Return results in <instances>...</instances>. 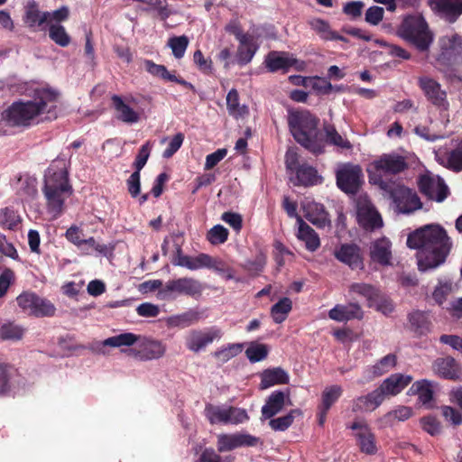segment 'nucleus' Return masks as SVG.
<instances>
[{
    "mask_svg": "<svg viewBox=\"0 0 462 462\" xmlns=\"http://www.w3.org/2000/svg\"><path fill=\"white\" fill-rule=\"evenodd\" d=\"M222 336L223 331L217 326L203 329H191L185 337V346L189 351L199 353L214 341H218Z\"/></svg>",
    "mask_w": 462,
    "mask_h": 462,
    "instance_id": "nucleus-10",
    "label": "nucleus"
},
{
    "mask_svg": "<svg viewBox=\"0 0 462 462\" xmlns=\"http://www.w3.org/2000/svg\"><path fill=\"white\" fill-rule=\"evenodd\" d=\"M407 246L416 249L417 265L420 272L432 271L443 264L448 255L452 241L446 229L439 224H429L407 237Z\"/></svg>",
    "mask_w": 462,
    "mask_h": 462,
    "instance_id": "nucleus-1",
    "label": "nucleus"
},
{
    "mask_svg": "<svg viewBox=\"0 0 462 462\" xmlns=\"http://www.w3.org/2000/svg\"><path fill=\"white\" fill-rule=\"evenodd\" d=\"M431 8L439 16L454 23L462 14V0H430Z\"/></svg>",
    "mask_w": 462,
    "mask_h": 462,
    "instance_id": "nucleus-27",
    "label": "nucleus"
},
{
    "mask_svg": "<svg viewBox=\"0 0 462 462\" xmlns=\"http://www.w3.org/2000/svg\"><path fill=\"white\" fill-rule=\"evenodd\" d=\"M143 64L146 71L153 77H157L167 81L176 79V76L171 73L163 65L156 64L150 60H145Z\"/></svg>",
    "mask_w": 462,
    "mask_h": 462,
    "instance_id": "nucleus-53",
    "label": "nucleus"
},
{
    "mask_svg": "<svg viewBox=\"0 0 462 462\" xmlns=\"http://www.w3.org/2000/svg\"><path fill=\"white\" fill-rule=\"evenodd\" d=\"M290 131L294 139L313 153L324 152V142L319 136L318 119L309 111H291L288 116Z\"/></svg>",
    "mask_w": 462,
    "mask_h": 462,
    "instance_id": "nucleus-4",
    "label": "nucleus"
},
{
    "mask_svg": "<svg viewBox=\"0 0 462 462\" xmlns=\"http://www.w3.org/2000/svg\"><path fill=\"white\" fill-rule=\"evenodd\" d=\"M269 353L266 345L258 342H251L245 350V356L251 363L264 360Z\"/></svg>",
    "mask_w": 462,
    "mask_h": 462,
    "instance_id": "nucleus-49",
    "label": "nucleus"
},
{
    "mask_svg": "<svg viewBox=\"0 0 462 462\" xmlns=\"http://www.w3.org/2000/svg\"><path fill=\"white\" fill-rule=\"evenodd\" d=\"M267 69L271 72L283 70L287 72L291 68L302 71L306 68V62L296 59L293 54L285 51H271L264 60Z\"/></svg>",
    "mask_w": 462,
    "mask_h": 462,
    "instance_id": "nucleus-14",
    "label": "nucleus"
},
{
    "mask_svg": "<svg viewBox=\"0 0 462 462\" xmlns=\"http://www.w3.org/2000/svg\"><path fill=\"white\" fill-rule=\"evenodd\" d=\"M304 217L313 225L324 227L328 224V215L324 207L308 198L301 202Z\"/></svg>",
    "mask_w": 462,
    "mask_h": 462,
    "instance_id": "nucleus-31",
    "label": "nucleus"
},
{
    "mask_svg": "<svg viewBox=\"0 0 462 462\" xmlns=\"http://www.w3.org/2000/svg\"><path fill=\"white\" fill-rule=\"evenodd\" d=\"M139 336L134 333H122L114 337H110L102 342L105 346L121 347V346H131L137 344Z\"/></svg>",
    "mask_w": 462,
    "mask_h": 462,
    "instance_id": "nucleus-45",
    "label": "nucleus"
},
{
    "mask_svg": "<svg viewBox=\"0 0 462 462\" xmlns=\"http://www.w3.org/2000/svg\"><path fill=\"white\" fill-rule=\"evenodd\" d=\"M353 431L356 444L362 453L374 455L378 451L375 435L364 419H356L347 426Z\"/></svg>",
    "mask_w": 462,
    "mask_h": 462,
    "instance_id": "nucleus-11",
    "label": "nucleus"
},
{
    "mask_svg": "<svg viewBox=\"0 0 462 462\" xmlns=\"http://www.w3.org/2000/svg\"><path fill=\"white\" fill-rule=\"evenodd\" d=\"M24 334V328L14 322L5 321L0 324V337L2 340L17 341Z\"/></svg>",
    "mask_w": 462,
    "mask_h": 462,
    "instance_id": "nucleus-46",
    "label": "nucleus"
},
{
    "mask_svg": "<svg viewBox=\"0 0 462 462\" xmlns=\"http://www.w3.org/2000/svg\"><path fill=\"white\" fill-rule=\"evenodd\" d=\"M227 405L207 404L205 416L211 424H226Z\"/></svg>",
    "mask_w": 462,
    "mask_h": 462,
    "instance_id": "nucleus-47",
    "label": "nucleus"
},
{
    "mask_svg": "<svg viewBox=\"0 0 462 462\" xmlns=\"http://www.w3.org/2000/svg\"><path fill=\"white\" fill-rule=\"evenodd\" d=\"M18 306L29 315L35 317L52 316L55 307L49 300L40 298L33 292L25 291L17 298Z\"/></svg>",
    "mask_w": 462,
    "mask_h": 462,
    "instance_id": "nucleus-12",
    "label": "nucleus"
},
{
    "mask_svg": "<svg viewBox=\"0 0 462 462\" xmlns=\"http://www.w3.org/2000/svg\"><path fill=\"white\" fill-rule=\"evenodd\" d=\"M357 220L364 228L368 230H374L383 226L381 216L368 201L358 203Z\"/></svg>",
    "mask_w": 462,
    "mask_h": 462,
    "instance_id": "nucleus-26",
    "label": "nucleus"
},
{
    "mask_svg": "<svg viewBox=\"0 0 462 462\" xmlns=\"http://www.w3.org/2000/svg\"><path fill=\"white\" fill-rule=\"evenodd\" d=\"M297 184L302 186H313L321 182V177L317 170L308 164L299 166L296 171Z\"/></svg>",
    "mask_w": 462,
    "mask_h": 462,
    "instance_id": "nucleus-41",
    "label": "nucleus"
},
{
    "mask_svg": "<svg viewBox=\"0 0 462 462\" xmlns=\"http://www.w3.org/2000/svg\"><path fill=\"white\" fill-rule=\"evenodd\" d=\"M152 150V144L150 142H146L139 150V152L135 158L134 162V166L136 171H141V170L145 166L150 153Z\"/></svg>",
    "mask_w": 462,
    "mask_h": 462,
    "instance_id": "nucleus-64",
    "label": "nucleus"
},
{
    "mask_svg": "<svg viewBox=\"0 0 462 462\" xmlns=\"http://www.w3.org/2000/svg\"><path fill=\"white\" fill-rule=\"evenodd\" d=\"M207 311L198 308L189 309L181 313L165 318L164 322L169 328H184L190 327L207 318Z\"/></svg>",
    "mask_w": 462,
    "mask_h": 462,
    "instance_id": "nucleus-19",
    "label": "nucleus"
},
{
    "mask_svg": "<svg viewBox=\"0 0 462 462\" xmlns=\"http://www.w3.org/2000/svg\"><path fill=\"white\" fill-rule=\"evenodd\" d=\"M325 134L324 144L327 143L330 145L335 146L338 150H351V143L342 134H340L334 125L326 124L323 127Z\"/></svg>",
    "mask_w": 462,
    "mask_h": 462,
    "instance_id": "nucleus-38",
    "label": "nucleus"
},
{
    "mask_svg": "<svg viewBox=\"0 0 462 462\" xmlns=\"http://www.w3.org/2000/svg\"><path fill=\"white\" fill-rule=\"evenodd\" d=\"M189 38L186 35L173 36L168 40V47L171 48L174 58L181 59L189 46Z\"/></svg>",
    "mask_w": 462,
    "mask_h": 462,
    "instance_id": "nucleus-52",
    "label": "nucleus"
},
{
    "mask_svg": "<svg viewBox=\"0 0 462 462\" xmlns=\"http://www.w3.org/2000/svg\"><path fill=\"white\" fill-rule=\"evenodd\" d=\"M397 35L420 52L428 51L434 42V33L422 14L404 15L397 28Z\"/></svg>",
    "mask_w": 462,
    "mask_h": 462,
    "instance_id": "nucleus-5",
    "label": "nucleus"
},
{
    "mask_svg": "<svg viewBox=\"0 0 462 462\" xmlns=\"http://www.w3.org/2000/svg\"><path fill=\"white\" fill-rule=\"evenodd\" d=\"M447 166L456 171L462 170V141L448 155Z\"/></svg>",
    "mask_w": 462,
    "mask_h": 462,
    "instance_id": "nucleus-62",
    "label": "nucleus"
},
{
    "mask_svg": "<svg viewBox=\"0 0 462 462\" xmlns=\"http://www.w3.org/2000/svg\"><path fill=\"white\" fill-rule=\"evenodd\" d=\"M385 191L389 193L397 213L410 215L422 208V203L417 193L403 185L393 184Z\"/></svg>",
    "mask_w": 462,
    "mask_h": 462,
    "instance_id": "nucleus-9",
    "label": "nucleus"
},
{
    "mask_svg": "<svg viewBox=\"0 0 462 462\" xmlns=\"http://www.w3.org/2000/svg\"><path fill=\"white\" fill-rule=\"evenodd\" d=\"M434 383L426 379L416 381L410 387L408 393L417 395L419 402L427 408L431 407Z\"/></svg>",
    "mask_w": 462,
    "mask_h": 462,
    "instance_id": "nucleus-35",
    "label": "nucleus"
},
{
    "mask_svg": "<svg viewBox=\"0 0 462 462\" xmlns=\"http://www.w3.org/2000/svg\"><path fill=\"white\" fill-rule=\"evenodd\" d=\"M260 390H266L275 385L287 384L290 381L289 374L282 367L264 369L260 374Z\"/></svg>",
    "mask_w": 462,
    "mask_h": 462,
    "instance_id": "nucleus-33",
    "label": "nucleus"
},
{
    "mask_svg": "<svg viewBox=\"0 0 462 462\" xmlns=\"http://www.w3.org/2000/svg\"><path fill=\"white\" fill-rule=\"evenodd\" d=\"M203 286L198 280L191 277H181L168 281L162 288L157 291V299L171 301L180 295L194 299L200 297Z\"/></svg>",
    "mask_w": 462,
    "mask_h": 462,
    "instance_id": "nucleus-7",
    "label": "nucleus"
},
{
    "mask_svg": "<svg viewBox=\"0 0 462 462\" xmlns=\"http://www.w3.org/2000/svg\"><path fill=\"white\" fill-rule=\"evenodd\" d=\"M227 237L228 230L221 225L214 226L208 233V239L212 245L223 244Z\"/></svg>",
    "mask_w": 462,
    "mask_h": 462,
    "instance_id": "nucleus-60",
    "label": "nucleus"
},
{
    "mask_svg": "<svg viewBox=\"0 0 462 462\" xmlns=\"http://www.w3.org/2000/svg\"><path fill=\"white\" fill-rule=\"evenodd\" d=\"M114 250L113 246L101 244L97 242L94 237L84 239L79 251L82 254L89 255L93 252H96L99 255L108 256Z\"/></svg>",
    "mask_w": 462,
    "mask_h": 462,
    "instance_id": "nucleus-43",
    "label": "nucleus"
},
{
    "mask_svg": "<svg viewBox=\"0 0 462 462\" xmlns=\"http://www.w3.org/2000/svg\"><path fill=\"white\" fill-rule=\"evenodd\" d=\"M383 398L378 389H374L367 394L358 396L353 400L352 411L356 413L372 412L383 402Z\"/></svg>",
    "mask_w": 462,
    "mask_h": 462,
    "instance_id": "nucleus-32",
    "label": "nucleus"
},
{
    "mask_svg": "<svg viewBox=\"0 0 462 462\" xmlns=\"http://www.w3.org/2000/svg\"><path fill=\"white\" fill-rule=\"evenodd\" d=\"M291 309L292 302L289 298L283 297L271 309V316L273 321L277 324L282 323L287 319Z\"/></svg>",
    "mask_w": 462,
    "mask_h": 462,
    "instance_id": "nucleus-44",
    "label": "nucleus"
},
{
    "mask_svg": "<svg viewBox=\"0 0 462 462\" xmlns=\"http://www.w3.org/2000/svg\"><path fill=\"white\" fill-rule=\"evenodd\" d=\"M370 257L383 266L392 265V243L387 237H381L371 243Z\"/></svg>",
    "mask_w": 462,
    "mask_h": 462,
    "instance_id": "nucleus-29",
    "label": "nucleus"
},
{
    "mask_svg": "<svg viewBox=\"0 0 462 462\" xmlns=\"http://www.w3.org/2000/svg\"><path fill=\"white\" fill-rule=\"evenodd\" d=\"M20 221V216L14 209L5 208L0 210V225L2 226L13 229Z\"/></svg>",
    "mask_w": 462,
    "mask_h": 462,
    "instance_id": "nucleus-58",
    "label": "nucleus"
},
{
    "mask_svg": "<svg viewBox=\"0 0 462 462\" xmlns=\"http://www.w3.org/2000/svg\"><path fill=\"white\" fill-rule=\"evenodd\" d=\"M439 60L444 62L462 61V36L449 32L439 37Z\"/></svg>",
    "mask_w": 462,
    "mask_h": 462,
    "instance_id": "nucleus-16",
    "label": "nucleus"
},
{
    "mask_svg": "<svg viewBox=\"0 0 462 462\" xmlns=\"http://www.w3.org/2000/svg\"><path fill=\"white\" fill-rule=\"evenodd\" d=\"M258 439L247 433H222L217 437V448L220 453L241 447H254Z\"/></svg>",
    "mask_w": 462,
    "mask_h": 462,
    "instance_id": "nucleus-18",
    "label": "nucleus"
},
{
    "mask_svg": "<svg viewBox=\"0 0 462 462\" xmlns=\"http://www.w3.org/2000/svg\"><path fill=\"white\" fill-rule=\"evenodd\" d=\"M396 365V356L389 354L380 359L375 365L365 368L363 377L358 380L359 384H365L374 378L389 372Z\"/></svg>",
    "mask_w": 462,
    "mask_h": 462,
    "instance_id": "nucleus-30",
    "label": "nucleus"
},
{
    "mask_svg": "<svg viewBox=\"0 0 462 462\" xmlns=\"http://www.w3.org/2000/svg\"><path fill=\"white\" fill-rule=\"evenodd\" d=\"M349 294L359 295L367 300L368 307H372L373 302L378 296L379 289L372 284L365 282H354L349 286Z\"/></svg>",
    "mask_w": 462,
    "mask_h": 462,
    "instance_id": "nucleus-42",
    "label": "nucleus"
},
{
    "mask_svg": "<svg viewBox=\"0 0 462 462\" xmlns=\"http://www.w3.org/2000/svg\"><path fill=\"white\" fill-rule=\"evenodd\" d=\"M364 311L356 302L337 304L328 311V318L337 322H346L351 319H362Z\"/></svg>",
    "mask_w": 462,
    "mask_h": 462,
    "instance_id": "nucleus-28",
    "label": "nucleus"
},
{
    "mask_svg": "<svg viewBox=\"0 0 462 462\" xmlns=\"http://www.w3.org/2000/svg\"><path fill=\"white\" fill-rule=\"evenodd\" d=\"M309 24L310 28L319 34V36L326 41H346V38L337 34L336 32L332 31L328 23L319 19L314 18L310 20Z\"/></svg>",
    "mask_w": 462,
    "mask_h": 462,
    "instance_id": "nucleus-40",
    "label": "nucleus"
},
{
    "mask_svg": "<svg viewBox=\"0 0 462 462\" xmlns=\"http://www.w3.org/2000/svg\"><path fill=\"white\" fill-rule=\"evenodd\" d=\"M334 255L337 260L346 264L353 270L364 268L361 249L355 244H342L335 250Z\"/></svg>",
    "mask_w": 462,
    "mask_h": 462,
    "instance_id": "nucleus-20",
    "label": "nucleus"
},
{
    "mask_svg": "<svg viewBox=\"0 0 462 462\" xmlns=\"http://www.w3.org/2000/svg\"><path fill=\"white\" fill-rule=\"evenodd\" d=\"M238 42L236 60L240 66H245L251 62L259 47L251 35L243 37V40Z\"/></svg>",
    "mask_w": 462,
    "mask_h": 462,
    "instance_id": "nucleus-36",
    "label": "nucleus"
},
{
    "mask_svg": "<svg viewBox=\"0 0 462 462\" xmlns=\"http://www.w3.org/2000/svg\"><path fill=\"white\" fill-rule=\"evenodd\" d=\"M300 414L301 412L300 410H292L285 416L272 419L269 421V425L272 428V430L275 431H284L292 424L295 416Z\"/></svg>",
    "mask_w": 462,
    "mask_h": 462,
    "instance_id": "nucleus-54",
    "label": "nucleus"
},
{
    "mask_svg": "<svg viewBox=\"0 0 462 462\" xmlns=\"http://www.w3.org/2000/svg\"><path fill=\"white\" fill-rule=\"evenodd\" d=\"M166 345L163 341L152 338L141 337L137 341V347L131 352L135 357L143 361L156 360L162 357L166 353Z\"/></svg>",
    "mask_w": 462,
    "mask_h": 462,
    "instance_id": "nucleus-17",
    "label": "nucleus"
},
{
    "mask_svg": "<svg viewBox=\"0 0 462 462\" xmlns=\"http://www.w3.org/2000/svg\"><path fill=\"white\" fill-rule=\"evenodd\" d=\"M452 289L453 284L449 279H439L433 291L432 298L438 304L441 305L451 293Z\"/></svg>",
    "mask_w": 462,
    "mask_h": 462,
    "instance_id": "nucleus-56",
    "label": "nucleus"
},
{
    "mask_svg": "<svg viewBox=\"0 0 462 462\" xmlns=\"http://www.w3.org/2000/svg\"><path fill=\"white\" fill-rule=\"evenodd\" d=\"M226 424L237 425L249 420V416L245 409L227 405Z\"/></svg>",
    "mask_w": 462,
    "mask_h": 462,
    "instance_id": "nucleus-59",
    "label": "nucleus"
},
{
    "mask_svg": "<svg viewBox=\"0 0 462 462\" xmlns=\"http://www.w3.org/2000/svg\"><path fill=\"white\" fill-rule=\"evenodd\" d=\"M297 237L305 243L306 249L310 252L316 251L320 245L319 237L317 233L301 217H298Z\"/></svg>",
    "mask_w": 462,
    "mask_h": 462,
    "instance_id": "nucleus-37",
    "label": "nucleus"
},
{
    "mask_svg": "<svg viewBox=\"0 0 462 462\" xmlns=\"http://www.w3.org/2000/svg\"><path fill=\"white\" fill-rule=\"evenodd\" d=\"M337 187L347 194L357 192L362 180V170L358 165L344 164L337 171Z\"/></svg>",
    "mask_w": 462,
    "mask_h": 462,
    "instance_id": "nucleus-15",
    "label": "nucleus"
},
{
    "mask_svg": "<svg viewBox=\"0 0 462 462\" xmlns=\"http://www.w3.org/2000/svg\"><path fill=\"white\" fill-rule=\"evenodd\" d=\"M42 191L46 199L48 212L57 218L63 212L65 201L73 193L64 162L55 161L47 169Z\"/></svg>",
    "mask_w": 462,
    "mask_h": 462,
    "instance_id": "nucleus-3",
    "label": "nucleus"
},
{
    "mask_svg": "<svg viewBox=\"0 0 462 462\" xmlns=\"http://www.w3.org/2000/svg\"><path fill=\"white\" fill-rule=\"evenodd\" d=\"M226 108L228 114L236 119L243 118L249 114L246 105H241L236 89L232 88L226 95Z\"/></svg>",
    "mask_w": 462,
    "mask_h": 462,
    "instance_id": "nucleus-39",
    "label": "nucleus"
},
{
    "mask_svg": "<svg viewBox=\"0 0 462 462\" xmlns=\"http://www.w3.org/2000/svg\"><path fill=\"white\" fill-rule=\"evenodd\" d=\"M112 101L119 120L130 125L135 124L140 120L141 112L130 106V104H136L135 98L129 97L124 100L121 97L115 95L112 97Z\"/></svg>",
    "mask_w": 462,
    "mask_h": 462,
    "instance_id": "nucleus-25",
    "label": "nucleus"
},
{
    "mask_svg": "<svg viewBox=\"0 0 462 462\" xmlns=\"http://www.w3.org/2000/svg\"><path fill=\"white\" fill-rule=\"evenodd\" d=\"M432 370L436 375L444 379H462V368L457 361L450 356L436 359L432 364Z\"/></svg>",
    "mask_w": 462,
    "mask_h": 462,
    "instance_id": "nucleus-24",
    "label": "nucleus"
},
{
    "mask_svg": "<svg viewBox=\"0 0 462 462\" xmlns=\"http://www.w3.org/2000/svg\"><path fill=\"white\" fill-rule=\"evenodd\" d=\"M208 254L201 253L196 256L184 254L180 247H178L172 259V264L186 268L190 271L204 269L207 265Z\"/></svg>",
    "mask_w": 462,
    "mask_h": 462,
    "instance_id": "nucleus-34",
    "label": "nucleus"
},
{
    "mask_svg": "<svg viewBox=\"0 0 462 462\" xmlns=\"http://www.w3.org/2000/svg\"><path fill=\"white\" fill-rule=\"evenodd\" d=\"M342 392V387L337 384L326 387L322 393V409L328 411L341 396Z\"/></svg>",
    "mask_w": 462,
    "mask_h": 462,
    "instance_id": "nucleus-57",
    "label": "nucleus"
},
{
    "mask_svg": "<svg viewBox=\"0 0 462 462\" xmlns=\"http://www.w3.org/2000/svg\"><path fill=\"white\" fill-rule=\"evenodd\" d=\"M409 321L416 333L425 334L430 331V321L427 315L422 311L411 312L409 315Z\"/></svg>",
    "mask_w": 462,
    "mask_h": 462,
    "instance_id": "nucleus-50",
    "label": "nucleus"
},
{
    "mask_svg": "<svg viewBox=\"0 0 462 462\" xmlns=\"http://www.w3.org/2000/svg\"><path fill=\"white\" fill-rule=\"evenodd\" d=\"M309 82V88H311L319 94H328L333 88L331 83L324 78H310Z\"/></svg>",
    "mask_w": 462,
    "mask_h": 462,
    "instance_id": "nucleus-63",
    "label": "nucleus"
},
{
    "mask_svg": "<svg viewBox=\"0 0 462 462\" xmlns=\"http://www.w3.org/2000/svg\"><path fill=\"white\" fill-rule=\"evenodd\" d=\"M412 381V376L403 374H393L384 379L377 387L383 400L399 394Z\"/></svg>",
    "mask_w": 462,
    "mask_h": 462,
    "instance_id": "nucleus-21",
    "label": "nucleus"
},
{
    "mask_svg": "<svg viewBox=\"0 0 462 462\" xmlns=\"http://www.w3.org/2000/svg\"><path fill=\"white\" fill-rule=\"evenodd\" d=\"M24 23L33 32L47 28L46 12H41L35 0H28L24 7Z\"/></svg>",
    "mask_w": 462,
    "mask_h": 462,
    "instance_id": "nucleus-23",
    "label": "nucleus"
},
{
    "mask_svg": "<svg viewBox=\"0 0 462 462\" xmlns=\"http://www.w3.org/2000/svg\"><path fill=\"white\" fill-rule=\"evenodd\" d=\"M407 167L403 156L396 153H384L369 164L367 172L369 181L379 186L383 190H388L395 182H389L383 179V174H397Z\"/></svg>",
    "mask_w": 462,
    "mask_h": 462,
    "instance_id": "nucleus-6",
    "label": "nucleus"
},
{
    "mask_svg": "<svg viewBox=\"0 0 462 462\" xmlns=\"http://www.w3.org/2000/svg\"><path fill=\"white\" fill-rule=\"evenodd\" d=\"M291 404L289 393L281 390L273 392L266 399L262 407V419H271L282 411L285 405Z\"/></svg>",
    "mask_w": 462,
    "mask_h": 462,
    "instance_id": "nucleus-22",
    "label": "nucleus"
},
{
    "mask_svg": "<svg viewBox=\"0 0 462 462\" xmlns=\"http://www.w3.org/2000/svg\"><path fill=\"white\" fill-rule=\"evenodd\" d=\"M419 86L423 91L426 98L439 111L441 117L442 126L445 128L449 122V102L447 97L446 90L442 89L441 85L435 79L429 77L419 79Z\"/></svg>",
    "mask_w": 462,
    "mask_h": 462,
    "instance_id": "nucleus-8",
    "label": "nucleus"
},
{
    "mask_svg": "<svg viewBox=\"0 0 462 462\" xmlns=\"http://www.w3.org/2000/svg\"><path fill=\"white\" fill-rule=\"evenodd\" d=\"M414 133L428 142H435L439 139H443L446 136V133L441 130L436 129L433 122L430 120V125H420L414 128Z\"/></svg>",
    "mask_w": 462,
    "mask_h": 462,
    "instance_id": "nucleus-48",
    "label": "nucleus"
},
{
    "mask_svg": "<svg viewBox=\"0 0 462 462\" xmlns=\"http://www.w3.org/2000/svg\"><path fill=\"white\" fill-rule=\"evenodd\" d=\"M57 94L50 88H36L32 99L13 102L1 114L8 126L28 127L40 121L53 107Z\"/></svg>",
    "mask_w": 462,
    "mask_h": 462,
    "instance_id": "nucleus-2",
    "label": "nucleus"
},
{
    "mask_svg": "<svg viewBox=\"0 0 462 462\" xmlns=\"http://www.w3.org/2000/svg\"><path fill=\"white\" fill-rule=\"evenodd\" d=\"M373 303L374 304L371 308H374L377 311L382 312L383 315H389L394 310L393 301L388 297L382 294L380 290L378 291V296L376 297V300H374Z\"/></svg>",
    "mask_w": 462,
    "mask_h": 462,
    "instance_id": "nucleus-61",
    "label": "nucleus"
},
{
    "mask_svg": "<svg viewBox=\"0 0 462 462\" xmlns=\"http://www.w3.org/2000/svg\"><path fill=\"white\" fill-rule=\"evenodd\" d=\"M243 350V344L240 343H234V344H228L227 346H222L221 348L217 349L216 352H214L215 358L221 362V363H226L231 358L236 356L239 355Z\"/></svg>",
    "mask_w": 462,
    "mask_h": 462,
    "instance_id": "nucleus-51",
    "label": "nucleus"
},
{
    "mask_svg": "<svg viewBox=\"0 0 462 462\" xmlns=\"http://www.w3.org/2000/svg\"><path fill=\"white\" fill-rule=\"evenodd\" d=\"M49 36L56 44L61 47H66L70 42V37L64 26L59 23H53L49 26Z\"/></svg>",
    "mask_w": 462,
    "mask_h": 462,
    "instance_id": "nucleus-55",
    "label": "nucleus"
},
{
    "mask_svg": "<svg viewBox=\"0 0 462 462\" xmlns=\"http://www.w3.org/2000/svg\"><path fill=\"white\" fill-rule=\"evenodd\" d=\"M420 192L429 199L442 202L448 196V188L439 175L427 172L419 179Z\"/></svg>",
    "mask_w": 462,
    "mask_h": 462,
    "instance_id": "nucleus-13",
    "label": "nucleus"
}]
</instances>
